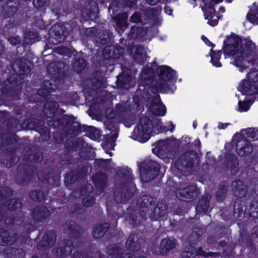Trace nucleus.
<instances>
[{
	"label": "nucleus",
	"instance_id": "obj_1",
	"mask_svg": "<svg viewBox=\"0 0 258 258\" xmlns=\"http://www.w3.org/2000/svg\"><path fill=\"white\" fill-rule=\"evenodd\" d=\"M224 51L226 55L234 60V64L242 72L247 68L246 64L252 60L255 49V45L250 40L244 39L242 42L237 35H231L224 41Z\"/></svg>",
	"mask_w": 258,
	"mask_h": 258
},
{
	"label": "nucleus",
	"instance_id": "obj_2",
	"mask_svg": "<svg viewBox=\"0 0 258 258\" xmlns=\"http://www.w3.org/2000/svg\"><path fill=\"white\" fill-rule=\"evenodd\" d=\"M238 89L242 94L254 95L258 101V71L251 69L246 78L240 83Z\"/></svg>",
	"mask_w": 258,
	"mask_h": 258
},
{
	"label": "nucleus",
	"instance_id": "obj_3",
	"mask_svg": "<svg viewBox=\"0 0 258 258\" xmlns=\"http://www.w3.org/2000/svg\"><path fill=\"white\" fill-rule=\"evenodd\" d=\"M157 72L159 78L157 83V89L162 93L172 92L171 79L174 76L173 70L168 66H162L158 68Z\"/></svg>",
	"mask_w": 258,
	"mask_h": 258
},
{
	"label": "nucleus",
	"instance_id": "obj_4",
	"mask_svg": "<svg viewBox=\"0 0 258 258\" xmlns=\"http://www.w3.org/2000/svg\"><path fill=\"white\" fill-rule=\"evenodd\" d=\"M139 166L141 178L145 182L149 181L155 178L159 170V164L152 160H145L141 163Z\"/></svg>",
	"mask_w": 258,
	"mask_h": 258
},
{
	"label": "nucleus",
	"instance_id": "obj_5",
	"mask_svg": "<svg viewBox=\"0 0 258 258\" xmlns=\"http://www.w3.org/2000/svg\"><path fill=\"white\" fill-rule=\"evenodd\" d=\"M67 35V32L58 25L53 26L50 30L49 41L50 43L57 45L63 42Z\"/></svg>",
	"mask_w": 258,
	"mask_h": 258
},
{
	"label": "nucleus",
	"instance_id": "obj_6",
	"mask_svg": "<svg viewBox=\"0 0 258 258\" xmlns=\"http://www.w3.org/2000/svg\"><path fill=\"white\" fill-rule=\"evenodd\" d=\"M176 195L179 200L189 202L192 200L197 196L196 189L194 186L185 187L181 185L176 189Z\"/></svg>",
	"mask_w": 258,
	"mask_h": 258
},
{
	"label": "nucleus",
	"instance_id": "obj_7",
	"mask_svg": "<svg viewBox=\"0 0 258 258\" xmlns=\"http://www.w3.org/2000/svg\"><path fill=\"white\" fill-rule=\"evenodd\" d=\"M234 136V140L238 141L236 142V151L237 154L241 156H245L250 154L253 151V147L251 143L243 139L241 136H238L236 138Z\"/></svg>",
	"mask_w": 258,
	"mask_h": 258
},
{
	"label": "nucleus",
	"instance_id": "obj_8",
	"mask_svg": "<svg viewBox=\"0 0 258 258\" xmlns=\"http://www.w3.org/2000/svg\"><path fill=\"white\" fill-rule=\"evenodd\" d=\"M150 109L155 115L164 116L166 112L165 105L161 101L159 95H156L152 100Z\"/></svg>",
	"mask_w": 258,
	"mask_h": 258
},
{
	"label": "nucleus",
	"instance_id": "obj_9",
	"mask_svg": "<svg viewBox=\"0 0 258 258\" xmlns=\"http://www.w3.org/2000/svg\"><path fill=\"white\" fill-rule=\"evenodd\" d=\"M189 153L182 155L175 163V166L178 170L183 172H190L192 164L188 161L187 157L189 156Z\"/></svg>",
	"mask_w": 258,
	"mask_h": 258
},
{
	"label": "nucleus",
	"instance_id": "obj_10",
	"mask_svg": "<svg viewBox=\"0 0 258 258\" xmlns=\"http://www.w3.org/2000/svg\"><path fill=\"white\" fill-rule=\"evenodd\" d=\"M133 58L138 63L142 64L146 59V51L144 48L141 46H136L131 50Z\"/></svg>",
	"mask_w": 258,
	"mask_h": 258
},
{
	"label": "nucleus",
	"instance_id": "obj_11",
	"mask_svg": "<svg viewBox=\"0 0 258 258\" xmlns=\"http://www.w3.org/2000/svg\"><path fill=\"white\" fill-rule=\"evenodd\" d=\"M153 129V124L151 120L146 117L141 118L139 123L135 127V133H138V132L142 130L145 133L150 136Z\"/></svg>",
	"mask_w": 258,
	"mask_h": 258
},
{
	"label": "nucleus",
	"instance_id": "obj_12",
	"mask_svg": "<svg viewBox=\"0 0 258 258\" xmlns=\"http://www.w3.org/2000/svg\"><path fill=\"white\" fill-rule=\"evenodd\" d=\"M241 136L246 140L255 141L258 140V128H248L241 130L239 134H235V137Z\"/></svg>",
	"mask_w": 258,
	"mask_h": 258
},
{
	"label": "nucleus",
	"instance_id": "obj_13",
	"mask_svg": "<svg viewBox=\"0 0 258 258\" xmlns=\"http://www.w3.org/2000/svg\"><path fill=\"white\" fill-rule=\"evenodd\" d=\"M201 255L204 257H207L209 253L201 248L196 249L195 247L190 245L187 248V250L182 253V258H195L197 255Z\"/></svg>",
	"mask_w": 258,
	"mask_h": 258
},
{
	"label": "nucleus",
	"instance_id": "obj_14",
	"mask_svg": "<svg viewBox=\"0 0 258 258\" xmlns=\"http://www.w3.org/2000/svg\"><path fill=\"white\" fill-rule=\"evenodd\" d=\"M24 64L25 65L20 63V60H17L14 63L12 67L15 72L19 73L20 75H24L29 73L32 66L29 61L27 63L24 62Z\"/></svg>",
	"mask_w": 258,
	"mask_h": 258
},
{
	"label": "nucleus",
	"instance_id": "obj_15",
	"mask_svg": "<svg viewBox=\"0 0 258 258\" xmlns=\"http://www.w3.org/2000/svg\"><path fill=\"white\" fill-rule=\"evenodd\" d=\"M176 247V242L174 239L164 238L160 244V252L162 254H165L170 250Z\"/></svg>",
	"mask_w": 258,
	"mask_h": 258
},
{
	"label": "nucleus",
	"instance_id": "obj_16",
	"mask_svg": "<svg viewBox=\"0 0 258 258\" xmlns=\"http://www.w3.org/2000/svg\"><path fill=\"white\" fill-rule=\"evenodd\" d=\"M73 249L72 242L69 241H63L56 249V254L60 256H67L71 253Z\"/></svg>",
	"mask_w": 258,
	"mask_h": 258
},
{
	"label": "nucleus",
	"instance_id": "obj_17",
	"mask_svg": "<svg viewBox=\"0 0 258 258\" xmlns=\"http://www.w3.org/2000/svg\"><path fill=\"white\" fill-rule=\"evenodd\" d=\"M234 195L237 197H242L246 193V186L241 180H235L232 184Z\"/></svg>",
	"mask_w": 258,
	"mask_h": 258
},
{
	"label": "nucleus",
	"instance_id": "obj_18",
	"mask_svg": "<svg viewBox=\"0 0 258 258\" xmlns=\"http://www.w3.org/2000/svg\"><path fill=\"white\" fill-rule=\"evenodd\" d=\"M50 213L45 207L36 208L33 212V217L36 221H41L48 217Z\"/></svg>",
	"mask_w": 258,
	"mask_h": 258
},
{
	"label": "nucleus",
	"instance_id": "obj_19",
	"mask_svg": "<svg viewBox=\"0 0 258 258\" xmlns=\"http://www.w3.org/2000/svg\"><path fill=\"white\" fill-rule=\"evenodd\" d=\"M128 17V15L126 13L119 14L113 18L116 26L119 28L120 30H118L119 32L120 31H123L127 26L126 19Z\"/></svg>",
	"mask_w": 258,
	"mask_h": 258
},
{
	"label": "nucleus",
	"instance_id": "obj_20",
	"mask_svg": "<svg viewBox=\"0 0 258 258\" xmlns=\"http://www.w3.org/2000/svg\"><path fill=\"white\" fill-rule=\"evenodd\" d=\"M247 19L251 23H258V5L253 3L250 7L249 13L247 14Z\"/></svg>",
	"mask_w": 258,
	"mask_h": 258
},
{
	"label": "nucleus",
	"instance_id": "obj_21",
	"mask_svg": "<svg viewBox=\"0 0 258 258\" xmlns=\"http://www.w3.org/2000/svg\"><path fill=\"white\" fill-rule=\"evenodd\" d=\"M139 134L135 133V128L132 133V138L135 140H137L141 143H145L149 140L151 136H149L147 133L146 134L144 131L141 130L138 132Z\"/></svg>",
	"mask_w": 258,
	"mask_h": 258
},
{
	"label": "nucleus",
	"instance_id": "obj_22",
	"mask_svg": "<svg viewBox=\"0 0 258 258\" xmlns=\"http://www.w3.org/2000/svg\"><path fill=\"white\" fill-rule=\"evenodd\" d=\"M210 199V197L206 196V198H203L200 200L196 208L198 213L201 214L202 213H205L207 211L209 207V200Z\"/></svg>",
	"mask_w": 258,
	"mask_h": 258
},
{
	"label": "nucleus",
	"instance_id": "obj_23",
	"mask_svg": "<svg viewBox=\"0 0 258 258\" xmlns=\"http://www.w3.org/2000/svg\"><path fill=\"white\" fill-rule=\"evenodd\" d=\"M108 228L107 224L99 225L95 228L93 232V235L96 238L102 237Z\"/></svg>",
	"mask_w": 258,
	"mask_h": 258
},
{
	"label": "nucleus",
	"instance_id": "obj_24",
	"mask_svg": "<svg viewBox=\"0 0 258 258\" xmlns=\"http://www.w3.org/2000/svg\"><path fill=\"white\" fill-rule=\"evenodd\" d=\"M153 202V198L149 197V196H145L138 200L137 205L140 207L148 208L149 206L151 207Z\"/></svg>",
	"mask_w": 258,
	"mask_h": 258
},
{
	"label": "nucleus",
	"instance_id": "obj_25",
	"mask_svg": "<svg viewBox=\"0 0 258 258\" xmlns=\"http://www.w3.org/2000/svg\"><path fill=\"white\" fill-rule=\"evenodd\" d=\"M49 85L50 86H47V88L46 89H42L38 91V94H37V96H40L41 97L44 98L45 97L47 96V95L50 92L53 91L54 90L57 89L58 88V86L55 85V84H54L53 86L52 83H49Z\"/></svg>",
	"mask_w": 258,
	"mask_h": 258
},
{
	"label": "nucleus",
	"instance_id": "obj_26",
	"mask_svg": "<svg viewBox=\"0 0 258 258\" xmlns=\"http://www.w3.org/2000/svg\"><path fill=\"white\" fill-rule=\"evenodd\" d=\"M85 61L83 58H76L73 63L74 70L75 71L78 73L82 71L85 68Z\"/></svg>",
	"mask_w": 258,
	"mask_h": 258
},
{
	"label": "nucleus",
	"instance_id": "obj_27",
	"mask_svg": "<svg viewBox=\"0 0 258 258\" xmlns=\"http://www.w3.org/2000/svg\"><path fill=\"white\" fill-rule=\"evenodd\" d=\"M131 78L129 75L122 74L118 76L116 82L120 87H124V85L129 84Z\"/></svg>",
	"mask_w": 258,
	"mask_h": 258
},
{
	"label": "nucleus",
	"instance_id": "obj_28",
	"mask_svg": "<svg viewBox=\"0 0 258 258\" xmlns=\"http://www.w3.org/2000/svg\"><path fill=\"white\" fill-rule=\"evenodd\" d=\"M145 32L141 28L137 27L135 26L132 27L131 31V37L133 38H140L144 36Z\"/></svg>",
	"mask_w": 258,
	"mask_h": 258
},
{
	"label": "nucleus",
	"instance_id": "obj_29",
	"mask_svg": "<svg viewBox=\"0 0 258 258\" xmlns=\"http://www.w3.org/2000/svg\"><path fill=\"white\" fill-rule=\"evenodd\" d=\"M221 54V51H219L217 52H213L211 54V61L213 66H214L216 67H219L221 66L220 62L219 61Z\"/></svg>",
	"mask_w": 258,
	"mask_h": 258
},
{
	"label": "nucleus",
	"instance_id": "obj_30",
	"mask_svg": "<svg viewBox=\"0 0 258 258\" xmlns=\"http://www.w3.org/2000/svg\"><path fill=\"white\" fill-rule=\"evenodd\" d=\"M9 236L8 232L0 228V244L5 245L9 243Z\"/></svg>",
	"mask_w": 258,
	"mask_h": 258
},
{
	"label": "nucleus",
	"instance_id": "obj_31",
	"mask_svg": "<svg viewBox=\"0 0 258 258\" xmlns=\"http://www.w3.org/2000/svg\"><path fill=\"white\" fill-rule=\"evenodd\" d=\"M135 234L131 235L126 242V247L127 248L130 249L131 250H136V243L135 242Z\"/></svg>",
	"mask_w": 258,
	"mask_h": 258
},
{
	"label": "nucleus",
	"instance_id": "obj_32",
	"mask_svg": "<svg viewBox=\"0 0 258 258\" xmlns=\"http://www.w3.org/2000/svg\"><path fill=\"white\" fill-rule=\"evenodd\" d=\"M58 104L54 101L47 102L44 105L45 109L50 110V114L53 115L58 108Z\"/></svg>",
	"mask_w": 258,
	"mask_h": 258
},
{
	"label": "nucleus",
	"instance_id": "obj_33",
	"mask_svg": "<svg viewBox=\"0 0 258 258\" xmlns=\"http://www.w3.org/2000/svg\"><path fill=\"white\" fill-rule=\"evenodd\" d=\"M167 212L166 207L165 205L158 204L155 208V213L157 216H162Z\"/></svg>",
	"mask_w": 258,
	"mask_h": 258
},
{
	"label": "nucleus",
	"instance_id": "obj_34",
	"mask_svg": "<svg viewBox=\"0 0 258 258\" xmlns=\"http://www.w3.org/2000/svg\"><path fill=\"white\" fill-rule=\"evenodd\" d=\"M249 215L253 217L258 216V202L256 201H252L250 206Z\"/></svg>",
	"mask_w": 258,
	"mask_h": 258
},
{
	"label": "nucleus",
	"instance_id": "obj_35",
	"mask_svg": "<svg viewBox=\"0 0 258 258\" xmlns=\"http://www.w3.org/2000/svg\"><path fill=\"white\" fill-rule=\"evenodd\" d=\"M36 35L33 32H28L25 34V43L26 44H32L35 40Z\"/></svg>",
	"mask_w": 258,
	"mask_h": 258
},
{
	"label": "nucleus",
	"instance_id": "obj_36",
	"mask_svg": "<svg viewBox=\"0 0 258 258\" xmlns=\"http://www.w3.org/2000/svg\"><path fill=\"white\" fill-rule=\"evenodd\" d=\"M249 102L247 101H239L238 102V110L240 112L246 111L249 108Z\"/></svg>",
	"mask_w": 258,
	"mask_h": 258
},
{
	"label": "nucleus",
	"instance_id": "obj_37",
	"mask_svg": "<svg viewBox=\"0 0 258 258\" xmlns=\"http://www.w3.org/2000/svg\"><path fill=\"white\" fill-rule=\"evenodd\" d=\"M21 203L17 199H12L8 204V208L10 210H14L17 208H20L21 207Z\"/></svg>",
	"mask_w": 258,
	"mask_h": 258
},
{
	"label": "nucleus",
	"instance_id": "obj_38",
	"mask_svg": "<svg viewBox=\"0 0 258 258\" xmlns=\"http://www.w3.org/2000/svg\"><path fill=\"white\" fill-rule=\"evenodd\" d=\"M31 199L34 201H40L43 199V194L40 191H32L30 195Z\"/></svg>",
	"mask_w": 258,
	"mask_h": 258
},
{
	"label": "nucleus",
	"instance_id": "obj_39",
	"mask_svg": "<svg viewBox=\"0 0 258 258\" xmlns=\"http://www.w3.org/2000/svg\"><path fill=\"white\" fill-rule=\"evenodd\" d=\"M13 80L14 82L10 83V84L12 85V87L14 86H19L20 85L23 81V79L21 77L18 75H14L11 77L10 80Z\"/></svg>",
	"mask_w": 258,
	"mask_h": 258
},
{
	"label": "nucleus",
	"instance_id": "obj_40",
	"mask_svg": "<svg viewBox=\"0 0 258 258\" xmlns=\"http://www.w3.org/2000/svg\"><path fill=\"white\" fill-rule=\"evenodd\" d=\"M93 180L95 186L96 187H98L99 186L100 188H102L106 183L105 177L103 175L102 176V180L100 182L99 180L97 178V177H94Z\"/></svg>",
	"mask_w": 258,
	"mask_h": 258
},
{
	"label": "nucleus",
	"instance_id": "obj_41",
	"mask_svg": "<svg viewBox=\"0 0 258 258\" xmlns=\"http://www.w3.org/2000/svg\"><path fill=\"white\" fill-rule=\"evenodd\" d=\"M117 174L120 175V174H124V178H127V180L132 179L131 171L130 169H123L117 171Z\"/></svg>",
	"mask_w": 258,
	"mask_h": 258
},
{
	"label": "nucleus",
	"instance_id": "obj_42",
	"mask_svg": "<svg viewBox=\"0 0 258 258\" xmlns=\"http://www.w3.org/2000/svg\"><path fill=\"white\" fill-rule=\"evenodd\" d=\"M130 20L133 23H139L141 21V15L139 13H135L130 18Z\"/></svg>",
	"mask_w": 258,
	"mask_h": 258
},
{
	"label": "nucleus",
	"instance_id": "obj_43",
	"mask_svg": "<svg viewBox=\"0 0 258 258\" xmlns=\"http://www.w3.org/2000/svg\"><path fill=\"white\" fill-rule=\"evenodd\" d=\"M48 0H33V5L35 8H39L43 6Z\"/></svg>",
	"mask_w": 258,
	"mask_h": 258
},
{
	"label": "nucleus",
	"instance_id": "obj_44",
	"mask_svg": "<svg viewBox=\"0 0 258 258\" xmlns=\"http://www.w3.org/2000/svg\"><path fill=\"white\" fill-rule=\"evenodd\" d=\"M94 202V199L92 197H86L83 199V203L85 206H90Z\"/></svg>",
	"mask_w": 258,
	"mask_h": 258
},
{
	"label": "nucleus",
	"instance_id": "obj_45",
	"mask_svg": "<svg viewBox=\"0 0 258 258\" xmlns=\"http://www.w3.org/2000/svg\"><path fill=\"white\" fill-rule=\"evenodd\" d=\"M226 190L225 189H219L216 192V197L217 200L219 201H221L223 200L225 195Z\"/></svg>",
	"mask_w": 258,
	"mask_h": 258
},
{
	"label": "nucleus",
	"instance_id": "obj_46",
	"mask_svg": "<svg viewBox=\"0 0 258 258\" xmlns=\"http://www.w3.org/2000/svg\"><path fill=\"white\" fill-rule=\"evenodd\" d=\"M167 142L166 141H160L157 144L158 150L160 151H164L167 147Z\"/></svg>",
	"mask_w": 258,
	"mask_h": 258
},
{
	"label": "nucleus",
	"instance_id": "obj_47",
	"mask_svg": "<svg viewBox=\"0 0 258 258\" xmlns=\"http://www.w3.org/2000/svg\"><path fill=\"white\" fill-rule=\"evenodd\" d=\"M12 252L14 253L15 255L18 257H23L25 255L24 251L22 249H13Z\"/></svg>",
	"mask_w": 258,
	"mask_h": 258
},
{
	"label": "nucleus",
	"instance_id": "obj_48",
	"mask_svg": "<svg viewBox=\"0 0 258 258\" xmlns=\"http://www.w3.org/2000/svg\"><path fill=\"white\" fill-rule=\"evenodd\" d=\"M122 194L120 195H119L118 194L117 196H115V200L117 203H124L126 201L127 199H128L130 197L131 195H128L127 198H126V197H124L122 198L121 197Z\"/></svg>",
	"mask_w": 258,
	"mask_h": 258
},
{
	"label": "nucleus",
	"instance_id": "obj_49",
	"mask_svg": "<svg viewBox=\"0 0 258 258\" xmlns=\"http://www.w3.org/2000/svg\"><path fill=\"white\" fill-rule=\"evenodd\" d=\"M8 40L12 45H17L20 42V38L18 36L11 37Z\"/></svg>",
	"mask_w": 258,
	"mask_h": 258
},
{
	"label": "nucleus",
	"instance_id": "obj_50",
	"mask_svg": "<svg viewBox=\"0 0 258 258\" xmlns=\"http://www.w3.org/2000/svg\"><path fill=\"white\" fill-rule=\"evenodd\" d=\"M50 242H48V241H47L44 238L39 243L38 246L40 247L41 246H42L44 248H46L50 246Z\"/></svg>",
	"mask_w": 258,
	"mask_h": 258
},
{
	"label": "nucleus",
	"instance_id": "obj_51",
	"mask_svg": "<svg viewBox=\"0 0 258 258\" xmlns=\"http://www.w3.org/2000/svg\"><path fill=\"white\" fill-rule=\"evenodd\" d=\"M146 1L148 4L154 6L158 3L160 0H146Z\"/></svg>",
	"mask_w": 258,
	"mask_h": 258
},
{
	"label": "nucleus",
	"instance_id": "obj_52",
	"mask_svg": "<svg viewBox=\"0 0 258 258\" xmlns=\"http://www.w3.org/2000/svg\"><path fill=\"white\" fill-rule=\"evenodd\" d=\"M165 12L169 15H171L172 14V10L169 7L166 6L164 8Z\"/></svg>",
	"mask_w": 258,
	"mask_h": 258
},
{
	"label": "nucleus",
	"instance_id": "obj_53",
	"mask_svg": "<svg viewBox=\"0 0 258 258\" xmlns=\"http://www.w3.org/2000/svg\"><path fill=\"white\" fill-rule=\"evenodd\" d=\"M229 123H219L218 125V127L219 129H224L226 127H227V125H229Z\"/></svg>",
	"mask_w": 258,
	"mask_h": 258
},
{
	"label": "nucleus",
	"instance_id": "obj_54",
	"mask_svg": "<svg viewBox=\"0 0 258 258\" xmlns=\"http://www.w3.org/2000/svg\"><path fill=\"white\" fill-rule=\"evenodd\" d=\"M202 39L208 46L212 45V43L206 37L202 36Z\"/></svg>",
	"mask_w": 258,
	"mask_h": 258
},
{
	"label": "nucleus",
	"instance_id": "obj_55",
	"mask_svg": "<svg viewBox=\"0 0 258 258\" xmlns=\"http://www.w3.org/2000/svg\"><path fill=\"white\" fill-rule=\"evenodd\" d=\"M236 210L235 209H234V217H235L236 219L240 220V217H241V215H241V214H242V213L241 212V213L240 214V215H236Z\"/></svg>",
	"mask_w": 258,
	"mask_h": 258
},
{
	"label": "nucleus",
	"instance_id": "obj_56",
	"mask_svg": "<svg viewBox=\"0 0 258 258\" xmlns=\"http://www.w3.org/2000/svg\"><path fill=\"white\" fill-rule=\"evenodd\" d=\"M108 161H109V160H108V159H105V160L102 159V160H100V162L103 165L104 164H106L108 162Z\"/></svg>",
	"mask_w": 258,
	"mask_h": 258
},
{
	"label": "nucleus",
	"instance_id": "obj_57",
	"mask_svg": "<svg viewBox=\"0 0 258 258\" xmlns=\"http://www.w3.org/2000/svg\"><path fill=\"white\" fill-rule=\"evenodd\" d=\"M219 11L221 13H224L225 12V8L223 7H221L219 8Z\"/></svg>",
	"mask_w": 258,
	"mask_h": 258
},
{
	"label": "nucleus",
	"instance_id": "obj_58",
	"mask_svg": "<svg viewBox=\"0 0 258 258\" xmlns=\"http://www.w3.org/2000/svg\"><path fill=\"white\" fill-rule=\"evenodd\" d=\"M254 232L255 233L256 236L258 237V227L255 228Z\"/></svg>",
	"mask_w": 258,
	"mask_h": 258
},
{
	"label": "nucleus",
	"instance_id": "obj_59",
	"mask_svg": "<svg viewBox=\"0 0 258 258\" xmlns=\"http://www.w3.org/2000/svg\"><path fill=\"white\" fill-rule=\"evenodd\" d=\"M55 66V64L54 63H51L50 64L48 67V70L49 71H50V68L52 67L53 66Z\"/></svg>",
	"mask_w": 258,
	"mask_h": 258
},
{
	"label": "nucleus",
	"instance_id": "obj_60",
	"mask_svg": "<svg viewBox=\"0 0 258 258\" xmlns=\"http://www.w3.org/2000/svg\"><path fill=\"white\" fill-rule=\"evenodd\" d=\"M225 244H226V242L225 241H222V242H220L219 243V244L221 246H223Z\"/></svg>",
	"mask_w": 258,
	"mask_h": 258
},
{
	"label": "nucleus",
	"instance_id": "obj_61",
	"mask_svg": "<svg viewBox=\"0 0 258 258\" xmlns=\"http://www.w3.org/2000/svg\"><path fill=\"white\" fill-rule=\"evenodd\" d=\"M159 126L161 128H163V123L161 122L160 121L159 122Z\"/></svg>",
	"mask_w": 258,
	"mask_h": 258
},
{
	"label": "nucleus",
	"instance_id": "obj_62",
	"mask_svg": "<svg viewBox=\"0 0 258 258\" xmlns=\"http://www.w3.org/2000/svg\"><path fill=\"white\" fill-rule=\"evenodd\" d=\"M197 125V124L196 123V122H194L193 123L194 128H195L196 127Z\"/></svg>",
	"mask_w": 258,
	"mask_h": 258
},
{
	"label": "nucleus",
	"instance_id": "obj_63",
	"mask_svg": "<svg viewBox=\"0 0 258 258\" xmlns=\"http://www.w3.org/2000/svg\"><path fill=\"white\" fill-rule=\"evenodd\" d=\"M226 2H227V3H231L232 0H225Z\"/></svg>",
	"mask_w": 258,
	"mask_h": 258
},
{
	"label": "nucleus",
	"instance_id": "obj_64",
	"mask_svg": "<svg viewBox=\"0 0 258 258\" xmlns=\"http://www.w3.org/2000/svg\"><path fill=\"white\" fill-rule=\"evenodd\" d=\"M32 258H38V257L35 256H33Z\"/></svg>",
	"mask_w": 258,
	"mask_h": 258
}]
</instances>
